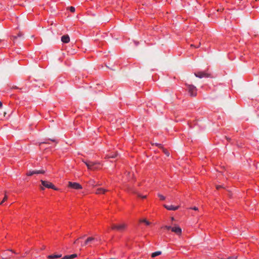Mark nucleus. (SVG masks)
<instances>
[{"label":"nucleus","mask_w":259,"mask_h":259,"mask_svg":"<svg viewBox=\"0 0 259 259\" xmlns=\"http://www.w3.org/2000/svg\"><path fill=\"white\" fill-rule=\"evenodd\" d=\"M3 104L2 102L0 101V108L2 107Z\"/></svg>","instance_id":"34"},{"label":"nucleus","mask_w":259,"mask_h":259,"mask_svg":"<svg viewBox=\"0 0 259 259\" xmlns=\"http://www.w3.org/2000/svg\"><path fill=\"white\" fill-rule=\"evenodd\" d=\"M44 143H46V142L40 143L39 145H40L41 144H44Z\"/></svg>","instance_id":"36"},{"label":"nucleus","mask_w":259,"mask_h":259,"mask_svg":"<svg viewBox=\"0 0 259 259\" xmlns=\"http://www.w3.org/2000/svg\"><path fill=\"white\" fill-rule=\"evenodd\" d=\"M162 150H163V152H164V153L165 155H166L167 156H169V153L168 152V151L166 149H165L163 148V149H162Z\"/></svg>","instance_id":"20"},{"label":"nucleus","mask_w":259,"mask_h":259,"mask_svg":"<svg viewBox=\"0 0 259 259\" xmlns=\"http://www.w3.org/2000/svg\"><path fill=\"white\" fill-rule=\"evenodd\" d=\"M41 185L43 186V187H41V189L44 190L45 188H51L55 190H57V188L51 183L44 181V180H41L40 181Z\"/></svg>","instance_id":"1"},{"label":"nucleus","mask_w":259,"mask_h":259,"mask_svg":"<svg viewBox=\"0 0 259 259\" xmlns=\"http://www.w3.org/2000/svg\"><path fill=\"white\" fill-rule=\"evenodd\" d=\"M171 231L178 235H181L182 233L181 228L177 225L172 227Z\"/></svg>","instance_id":"6"},{"label":"nucleus","mask_w":259,"mask_h":259,"mask_svg":"<svg viewBox=\"0 0 259 259\" xmlns=\"http://www.w3.org/2000/svg\"><path fill=\"white\" fill-rule=\"evenodd\" d=\"M101 185V184H98L96 185V186H97V185H99H99Z\"/></svg>","instance_id":"40"},{"label":"nucleus","mask_w":259,"mask_h":259,"mask_svg":"<svg viewBox=\"0 0 259 259\" xmlns=\"http://www.w3.org/2000/svg\"><path fill=\"white\" fill-rule=\"evenodd\" d=\"M85 237V235H84L83 237H80V238H83V237Z\"/></svg>","instance_id":"38"},{"label":"nucleus","mask_w":259,"mask_h":259,"mask_svg":"<svg viewBox=\"0 0 259 259\" xmlns=\"http://www.w3.org/2000/svg\"><path fill=\"white\" fill-rule=\"evenodd\" d=\"M228 259H236V256H230L228 258Z\"/></svg>","instance_id":"31"},{"label":"nucleus","mask_w":259,"mask_h":259,"mask_svg":"<svg viewBox=\"0 0 259 259\" xmlns=\"http://www.w3.org/2000/svg\"><path fill=\"white\" fill-rule=\"evenodd\" d=\"M155 145L157 146L159 148H161V149H163L164 148L161 144L155 143Z\"/></svg>","instance_id":"27"},{"label":"nucleus","mask_w":259,"mask_h":259,"mask_svg":"<svg viewBox=\"0 0 259 259\" xmlns=\"http://www.w3.org/2000/svg\"><path fill=\"white\" fill-rule=\"evenodd\" d=\"M8 199V196L5 193V196L4 198L3 199L2 201L0 202V205L2 204L6 200H7Z\"/></svg>","instance_id":"18"},{"label":"nucleus","mask_w":259,"mask_h":259,"mask_svg":"<svg viewBox=\"0 0 259 259\" xmlns=\"http://www.w3.org/2000/svg\"><path fill=\"white\" fill-rule=\"evenodd\" d=\"M76 256H77L76 254H72L71 255H65L62 259H71V258H75Z\"/></svg>","instance_id":"14"},{"label":"nucleus","mask_w":259,"mask_h":259,"mask_svg":"<svg viewBox=\"0 0 259 259\" xmlns=\"http://www.w3.org/2000/svg\"><path fill=\"white\" fill-rule=\"evenodd\" d=\"M97 240V239L94 237H89L85 240L84 243L81 244V245L82 246H85L88 244V243L92 242L94 241Z\"/></svg>","instance_id":"8"},{"label":"nucleus","mask_w":259,"mask_h":259,"mask_svg":"<svg viewBox=\"0 0 259 259\" xmlns=\"http://www.w3.org/2000/svg\"><path fill=\"white\" fill-rule=\"evenodd\" d=\"M158 196L161 200H164L165 199V197L161 194H159Z\"/></svg>","instance_id":"21"},{"label":"nucleus","mask_w":259,"mask_h":259,"mask_svg":"<svg viewBox=\"0 0 259 259\" xmlns=\"http://www.w3.org/2000/svg\"><path fill=\"white\" fill-rule=\"evenodd\" d=\"M61 41L64 43H68L70 41V37L68 35H64L61 37Z\"/></svg>","instance_id":"12"},{"label":"nucleus","mask_w":259,"mask_h":259,"mask_svg":"<svg viewBox=\"0 0 259 259\" xmlns=\"http://www.w3.org/2000/svg\"><path fill=\"white\" fill-rule=\"evenodd\" d=\"M34 170H30L26 173V175L28 176H31L34 174Z\"/></svg>","instance_id":"19"},{"label":"nucleus","mask_w":259,"mask_h":259,"mask_svg":"<svg viewBox=\"0 0 259 259\" xmlns=\"http://www.w3.org/2000/svg\"><path fill=\"white\" fill-rule=\"evenodd\" d=\"M50 140H51L52 141H53V142H55V140H54V139H50Z\"/></svg>","instance_id":"37"},{"label":"nucleus","mask_w":259,"mask_h":259,"mask_svg":"<svg viewBox=\"0 0 259 259\" xmlns=\"http://www.w3.org/2000/svg\"><path fill=\"white\" fill-rule=\"evenodd\" d=\"M7 251H11V252H12V253H15V254H17V253H16V252L13 251L12 250H11V249L8 250Z\"/></svg>","instance_id":"32"},{"label":"nucleus","mask_w":259,"mask_h":259,"mask_svg":"<svg viewBox=\"0 0 259 259\" xmlns=\"http://www.w3.org/2000/svg\"><path fill=\"white\" fill-rule=\"evenodd\" d=\"M194 75L196 77L200 78H202L203 77H209L210 76L209 74L202 71L195 72Z\"/></svg>","instance_id":"4"},{"label":"nucleus","mask_w":259,"mask_h":259,"mask_svg":"<svg viewBox=\"0 0 259 259\" xmlns=\"http://www.w3.org/2000/svg\"><path fill=\"white\" fill-rule=\"evenodd\" d=\"M107 191H108V190L107 189L102 188H98L96 190L95 193L97 194H104L105 192H106Z\"/></svg>","instance_id":"11"},{"label":"nucleus","mask_w":259,"mask_h":259,"mask_svg":"<svg viewBox=\"0 0 259 259\" xmlns=\"http://www.w3.org/2000/svg\"><path fill=\"white\" fill-rule=\"evenodd\" d=\"M137 195L139 197H141L142 198H146V195H142L140 193H138Z\"/></svg>","instance_id":"24"},{"label":"nucleus","mask_w":259,"mask_h":259,"mask_svg":"<svg viewBox=\"0 0 259 259\" xmlns=\"http://www.w3.org/2000/svg\"><path fill=\"white\" fill-rule=\"evenodd\" d=\"M78 239H76V240L74 241V244L77 243L78 242Z\"/></svg>","instance_id":"33"},{"label":"nucleus","mask_w":259,"mask_h":259,"mask_svg":"<svg viewBox=\"0 0 259 259\" xmlns=\"http://www.w3.org/2000/svg\"><path fill=\"white\" fill-rule=\"evenodd\" d=\"M161 254V251H155L154 252H153L151 254V256L152 257H155L159 255H160Z\"/></svg>","instance_id":"16"},{"label":"nucleus","mask_w":259,"mask_h":259,"mask_svg":"<svg viewBox=\"0 0 259 259\" xmlns=\"http://www.w3.org/2000/svg\"><path fill=\"white\" fill-rule=\"evenodd\" d=\"M155 145L157 146L159 148H161V149H163L164 148L161 144L155 143Z\"/></svg>","instance_id":"26"},{"label":"nucleus","mask_w":259,"mask_h":259,"mask_svg":"<svg viewBox=\"0 0 259 259\" xmlns=\"http://www.w3.org/2000/svg\"><path fill=\"white\" fill-rule=\"evenodd\" d=\"M97 163H85L87 167L90 169H95L96 168V164Z\"/></svg>","instance_id":"10"},{"label":"nucleus","mask_w":259,"mask_h":259,"mask_svg":"<svg viewBox=\"0 0 259 259\" xmlns=\"http://www.w3.org/2000/svg\"><path fill=\"white\" fill-rule=\"evenodd\" d=\"M68 187L75 190L82 189V186L79 183L75 182H69Z\"/></svg>","instance_id":"3"},{"label":"nucleus","mask_w":259,"mask_h":259,"mask_svg":"<svg viewBox=\"0 0 259 259\" xmlns=\"http://www.w3.org/2000/svg\"><path fill=\"white\" fill-rule=\"evenodd\" d=\"M46 172V170L44 169L39 170H34V174H44Z\"/></svg>","instance_id":"15"},{"label":"nucleus","mask_w":259,"mask_h":259,"mask_svg":"<svg viewBox=\"0 0 259 259\" xmlns=\"http://www.w3.org/2000/svg\"><path fill=\"white\" fill-rule=\"evenodd\" d=\"M163 228L169 230H171L172 227H171L170 226H164V227H163Z\"/></svg>","instance_id":"22"},{"label":"nucleus","mask_w":259,"mask_h":259,"mask_svg":"<svg viewBox=\"0 0 259 259\" xmlns=\"http://www.w3.org/2000/svg\"><path fill=\"white\" fill-rule=\"evenodd\" d=\"M126 228V225L124 224H122L119 225H113L112 226V230H117L118 231H123Z\"/></svg>","instance_id":"5"},{"label":"nucleus","mask_w":259,"mask_h":259,"mask_svg":"<svg viewBox=\"0 0 259 259\" xmlns=\"http://www.w3.org/2000/svg\"><path fill=\"white\" fill-rule=\"evenodd\" d=\"M223 187V185H217L216 188L217 189H219L220 188Z\"/></svg>","instance_id":"29"},{"label":"nucleus","mask_w":259,"mask_h":259,"mask_svg":"<svg viewBox=\"0 0 259 259\" xmlns=\"http://www.w3.org/2000/svg\"><path fill=\"white\" fill-rule=\"evenodd\" d=\"M164 207L169 210H176L179 208V206H174L172 205H165Z\"/></svg>","instance_id":"9"},{"label":"nucleus","mask_w":259,"mask_h":259,"mask_svg":"<svg viewBox=\"0 0 259 259\" xmlns=\"http://www.w3.org/2000/svg\"><path fill=\"white\" fill-rule=\"evenodd\" d=\"M69 10H70V11L71 12L73 13V12H75V8H74V7H69Z\"/></svg>","instance_id":"25"},{"label":"nucleus","mask_w":259,"mask_h":259,"mask_svg":"<svg viewBox=\"0 0 259 259\" xmlns=\"http://www.w3.org/2000/svg\"><path fill=\"white\" fill-rule=\"evenodd\" d=\"M89 184L92 185H94V184H95V182L94 181V180H91L89 181Z\"/></svg>","instance_id":"28"},{"label":"nucleus","mask_w":259,"mask_h":259,"mask_svg":"<svg viewBox=\"0 0 259 259\" xmlns=\"http://www.w3.org/2000/svg\"><path fill=\"white\" fill-rule=\"evenodd\" d=\"M140 222L141 223H145V224L147 226L148 225H150V222H149V221H148L147 220H146V219H142V220H140Z\"/></svg>","instance_id":"17"},{"label":"nucleus","mask_w":259,"mask_h":259,"mask_svg":"<svg viewBox=\"0 0 259 259\" xmlns=\"http://www.w3.org/2000/svg\"><path fill=\"white\" fill-rule=\"evenodd\" d=\"M6 114H7V112H4V116H5Z\"/></svg>","instance_id":"35"},{"label":"nucleus","mask_w":259,"mask_h":259,"mask_svg":"<svg viewBox=\"0 0 259 259\" xmlns=\"http://www.w3.org/2000/svg\"><path fill=\"white\" fill-rule=\"evenodd\" d=\"M62 256L61 254H51L48 256V258L49 259H55L57 258H60Z\"/></svg>","instance_id":"13"},{"label":"nucleus","mask_w":259,"mask_h":259,"mask_svg":"<svg viewBox=\"0 0 259 259\" xmlns=\"http://www.w3.org/2000/svg\"><path fill=\"white\" fill-rule=\"evenodd\" d=\"M191 209L194 210H197L198 209L197 207L194 206L191 208Z\"/></svg>","instance_id":"30"},{"label":"nucleus","mask_w":259,"mask_h":259,"mask_svg":"<svg viewBox=\"0 0 259 259\" xmlns=\"http://www.w3.org/2000/svg\"><path fill=\"white\" fill-rule=\"evenodd\" d=\"M2 40L0 39V42H1Z\"/></svg>","instance_id":"42"},{"label":"nucleus","mask_w":259,"mask_h":259,"mask_svg":"<svg viewBox=\"0 0 259 259\" xmlns=\"http://www.w3.org/2000/svg\"><path fill=\"white\" fill-rule=\"evenodd\" d=\"M110 259H115V258H110Z\"/></svg>","instance_id":"41"},{"label":"nucleus","mask_w":259,"mask_h":259,"mask_svg":"<svg viewBox=\"0 0 259 259\" xmlns=\"http://www.w3.org/2000/svg\"><path fill=\"white\" fill-rule=\"evenodd\" d=\"M188 87V92L190 96L192 97H195L197 95V89L196 87L192 84H186Z\"/></svg>","instance_id":"2"},{"label":"nucleus","mask_w":259,"mask_h":259,"mask_svg":"<svg viewBox=\"0 0 259 259\" xmlns=\"http://www.w3.org/2000/svg\"><path fill=\"white\" fill-rule=\"evenodd\" d=\"M200 45V43L199 44V46L198 47H197L196 48H198V47H199Z\"/></svg>","instance_id":"39"},{"label":"nucleus","mask_w":259,"mask_h":259,"mask_svg":"<svg viewBox=\"0 0 259 259\" xmlns=\"http://www.w3.org/2000/svg\"><path fill=\"white\" fill-rule=\"evenodd\" d=\"M20 38V40L24 39L23 34L21 32H19L17 36H13L12 39L15 42L18 41V38Z\"/></svg>","instance_id":"7"},{"label":"nucleus","mask_w":259,"mask_h":259,"mask_svg":"<svg viewBox=\"0 0 259 259\" xmlns=\"http://www.w3.org/2000/svg\"><path fill=\"white\" fill-rule=\"evenodd\" d=\"M41 160H42V161H50L51 160V159H48V158L47 157H44L41 158Z\"/></svg>","instance_id":"23"}]
</instances>
